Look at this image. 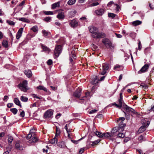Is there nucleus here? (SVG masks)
Wrapping results in <instances>:
<instances>
[{
	"label": "nucleus",
	"instance_id": "obj_1",
	"mask_svg": "<svg viewBox=\"0 0 154 154\" xmlns=\"http://www.w3.org/2000/svg\"><path fill=\"white\" fill-rule=\"evenodd\" d=\"M90 32L93 33L92 36L95 38H103L106 36V34L102 32H99L98 29L93 26L88 27Z\"/></svg>",
	"mask_w": 154,
	"mask_h": 154
},
{
	"label": "nucleus",
	"instance_id": "obj_2",
	"mask_svg": "<svg viewBox=\"0 0 154 154\" xmlns=\"http://www.w3.org/2000/svg\"><path fill=\"white\" fill-rule=\"evenodd\" d=\"M18 88L22 91L26 92L29 89L28 87V82L25 80L20 83L18 85Z\"/></svg>",
	"mask_w": 154,
	"mask_h": 154
},
{
	"label": "nucleus",
	"instance_id": "obj_3",
	"mask_svg": "<svg viewBox=\"0 0 154 154\" xmlns=\"http://www.w3.org/2000/svg\"><path fill=\"white\" fill-rule=\"evenodd\" d=\"M62 51V46L60 45H57L55 47L54 51V54L57 57H58Z\"/></svg>",
	"mask_w": 154,
	"mask_h": 154
},
{
	"label": "nucleus",
	"instance_id": "obj_4",
	"mask_svg": "<svg viewBox=\"0 0 154 154\" xmlns=\"http://www.w3.org/2000/svg\"><path fill=\"white\" fill-rule=\"evenodd\" d=\"M123 106L124 108L128 113L132 114L136 113V112L134 109L129 107L126 104L124 105Z\"/></svg>",
	"mask_w": 154,
	"mask_h": 154
},
{
	"label": "nucleus",
	"instance_id": "obj_5",
	"mask_svg": "<svg viewBox=\"0 0 154 154\" xmlns=\"http://www.w3.org/2000/svg\"><path fill=\"white\" fill-rule=\"evenodd\" d=\"M54 110L50 109L46 111L44 114V116L45 119L51 118L53 116Z\"/></svg>",
	"mask_w": 154,
	"mask_h": 154
},
{
	"label": "nucleus",
	"instance_id": "obj_6",
	"mask_svg": "<svg viewBox=\"0 0 154 154\" xmlns=\"http://www.w3.org/2000/svg\"><path fill=\"white\" fill-rule=\"evenodd\" d=\"M109 68V64L107 63H103L102 65V70L100 74L102 75H104L106 73L107 70Z\"/></svg>",
	"mask_w": 154,
	"mask_h": 154
},
{
	"label": "nucleus",
	"instance_id": "obj_7",
	"mask_svg": "<svg viewBox=\"0 0 154 154\" xmlns=\"http://www.w3.org/2000/svg\"><path fill=\"white\" fill-rule=\"evenodd\" d=\"M150 122L149 121H147L146 125L144 124L143 126L141 127L138 131V133H141L145 131L147 127L149 125Z\"/></svg>",
	"mask_w": 154,
	"mask_h": 154
},
{
	"label": "nucleus",
	"instance_id": "obj_8",
	"mask_svg": "<svg viewBox=\"0 0 154 154\" xmlns=\"http://www.w3.org/2000/svg\"><path fill=\"white\" fill-rule=\"evenodd\" d=\"M82 89L80 88H78L73 93V96L76 98H79L82 94Z\"/></svg>",
	"mask_w": 154,
	"mask_h": 154
},
{
	"label": "nucleus",
	"instance_id": "obj_9",
	"mask_svg": "<svg viewBox=\"0 0 154 154\" xmlns=\"http://www.w3.org/2000/svg\"><path fill=\"white\" fill-rule=\"evenodd\" d=\"M149 68V65L148 64H145L143 66L141 69L138 72L139 74H140L142 73H144L147 72Z\"/></svg>",
	"mask_w": 154,
	"mask_h": 154
},
{
	"label": "nucleus",
	"instance_id": "obj_10",
	"mask_svg": "<svg viewBox=\"0 0 154 154\" xmlns=\"http://www.w3.org/2000/svg\"><path fill=\"white\" fill-rule=\"evenodd\" d=\"M36 131L35 130L34 128H32L30 131V133L28 134L26 137L27 139H30L33 135H35V133Z\"/></svg>",
	"mask_w": 154,
	"mask_h": 154
},
{
	"label": "nucleus",
	"instance_id": "obj_11",
	"mask_svg": "<svg viewBox=\"0 0 154 154\" xmlns=\"http://www.w3.org/2000/svg\"><path fill=\"white\" fill-rule=\"evenodd\" d=\"M69 25L72 27H75L78 26V22L76 20H71Z\"/></svg>",
	"mask_w": 154,
	"mask_h": 154
},
{
	"label": "nucleus",
	"instance_id": "obj_12",
	"mask_svg": "<svg viewBox=\"0 0 154 154\" xmlns=\"http://www.w3.org/2000/svg\"><path fill=\"white\" fill-rule=\"evenodd\" d=\"M23 31V28H21L18 30L16 35V38L17 39H19L22 36Z\"/></svg>",
	"mask_w": 154,
	"mask_h": 154
},
{
	"label": "nucleus",
	"instance_id": "obj_13",
	"mask_svg": "<svg viewBox=\"0 0 154 154\" xmlns=\"http://www.w3.org/2000/svg\"><path fill=\"white\" fill-rule=\"evenodd\" d=\"M85 96L82 97L81 99H80L79 101H78L79 103H82L84 102V98L85 97L88 98L90 97V93L89 92H86L85 93Z\"/></svg>",
	"mask_w": 154,
	"mask_h": 154
},
{
	"label": "nucleus",
	"instance_id": "obj_14",
	"mask_svg": "<svg viewBox=\"0 0 154 154\" xmlns=\"http://www.w3.org/2000/svg\"><path fill=\"white\" fill-rule=\"evenodd\" d=\"M30 138L31 139L28 141L29 143L36 142L38 140V139L35 137V135H33Z\"/></svg>",
	"mask_w": 154,
	"mask_h": 154
},
{
	"label": "nucleus",
	"instance_id": "obj_15",
	"mask_svg": "<svg viewBox=\"0 0 154 154\" xmlns=\"http://www.w3.org/2000/svg\"><path fill=\"white\" fill-rule=\"evenodd\" d=\"M95 12L98 15L102 16L104 13V10L103 9H100L96 10Z\"/></svg>",
	"mask_w": 154,
	"mask_h": 154
},
{
	"label": "nucleus",
	"instance_id": "obj_16",
	"mask_svg": "<svg viewBox=\"0 0 154 154\" xmlns=\"http://www.w3.org/2000/svg\"><path fill=\"white\" fill-rule=\"evenodd\" d=\"M57 17L59 20L64 19L65 18L64 13L63 12H59L57 16Z\"/></svg>",
	"mask_w": 154,
	"mask_h": 154
},
{
	"label": "nucleus",
	"instance_id": "obj_17",
	"mask_svg": "<svg viewBox=\"0 0 154 154\" xmlns=\"http://www.w3.org/2000/svg\"><path fill=\"white\" fill-rule=\"evenodd\" d=\"M24 73L29 78H30L32 76V74L31 71L30 70H25L24 71Z\"/></svg>",
	"mask_w": 154,
	"mask_h": 154
},
{
	"label": "nucleus",
	"instance_id": "obj_18",
	"mask_svg": "<svg viewBox=\"0 0 154 154\" xmlns=\"http://www.w3.org/2000/svg\"><path fill=\"white\" fill-rule=\"evenodd\" d=\"M100 140H97L93 142H90L89 143V145L90 146L94 147V146L100 142Z\"/></svg>",
	"mask_w": 154,
	"mask_h": 154
},
{
	"label": "nucleus",
	"instance_id": "obj_19",
	"mask_svg": "<svg viewBox=\"0 0 154 154\" xmlns=\"http://www.w3.org/2000/svg\"><path fill=\"white\" fill-rule=\"evenodd\" d=\"M125 126V124L123 122H119V126H118L119 129L121 131H123L124 130V127Z\"/></svg>",
	"mask_w": 154,
	"mask_h": 154
},
{
	"label": "nucleus",
	"instance_id": "obj_20",
	"mask_svg": "<svg viewBox=\"0 0 154 154\" xmlns=\"http://www.w3.org/2000/svg\"><path fill=\"white\" fill-rule=\"evenodd\" d=\"M120 131V129H119V128L117 127H116L113 128L112 130L111 131V134H112L114 135V136L116 135V133H117L118 131Z\"/></svg>",
	"mask_w": 154,
	"mask_h": 154
},
{
	"label": "nucleus",
	"instance_id": "obj_21",
	"mask_svg": "<svg viewBox=\"0 0 154 154\" xmlns=\"http://www.w3.org/2000/svg\"><path fill=\"white\" fill-rule=\"evenodd\" d=\"M123 69L122 66L119 65H116L114 66V69L115 70H121Z\"/></svg>",
	"mask_w": 154,
	"mask_h": 154
},
{
	"label": "nucleus",
	"instance_id": "obj_22",
	"mask_svg": "<svg viewBox=\"0 0 154 154\" xmlns=\"http://www.w3.org/2000/svg\"><path fill=\"white\" fill-rule=\"evenodd\" d=\"M15 146L17 149L19 150H21L23 149V146H20V144L18 143H16Z\"/></svg>",
	"mask_w": 154,
	"mask_h": 154
},
{
	"label": "nucleus",
	"instance_id": "obj_23",
	"mask_svg": "<svg viewBox=\"0 0 154 154\" xmlns=\"http://www.w3.org/2000/svg\"><path fill=\"white\" fill-rule=\"evenodd\" d=\"M103 137H111L114 136V135L112 134L111 133L106 132L103 133Z\"/></svg>",
	"mask_w": 154,
	"mask_h": 154
},
{
	"label": "nucleus",
	"instance_id": "obj_24",
	"mask_svg": "<svg viewBox=\"0 0 154 154\" xmlns=\"http://www.w3.org/2000/svg\"><path fill=\"white\" fill-rule=\"evenodd\" d=\"M14 102L15 103V104L20 106H21V105L20 104V102L19 101V100L17 98H15L14 99Z\"/></svg>",
	"mask_w": 154,
	"mask_h": 154
},
{
	"label": "nucleus",
	"instance_id": "obj_25",
	"mask_svg": "<svg viewBox=\"0 0 154 154\" xmlns=\"http://www.w3.org/2000/svg\"><path fill=\"white\" fill-rule=\"evenodd\" d=\"M141 21L137 20L132 22V24L134 26H137L141 24Z\"/></svg>",
	"mask_w": 154,
	"mask_h": 154
},
{
	"label": "nucleus",
	"instance_id": "obj_26",
	"mask_svg": "<svg viewBox=\"0 0 154 154\" xmlns=\"http://www.w3.org/2000/svg\"><path fill=\"white\" fill-rule=\"evenodd\" d=\"M42 33L43 34V35L45 36L48 35H50L51 33L50 32L44 29L42 30Z\"/></svg>",
	"mask_w": 154,
	"mask_h": 154
},
{
	"label": "nucleus",
	"instance_id": "obj_27",
	"mask_svg": "<svg viewBox=\"0 0 154 154\" xmlns=\"http://www.w3.org/2000/svg\"><path fill=\"white\" fill-rule=\"evenodd\" d=\"M95 134L100 138H102L103 137V133L98 131L94 132Z\"/></svg>",
	"mask_w": 154,
	"mask_h": 154
},
{
	"label": "nucleus",
	"instance_id": "obj_28",
	"mask_svg": "<svg viewBox=\"0 0 154 154\" xmlns=\"http://www.w3.org/2000/svg\"><path fill=\"white\" fill-rule=\"evenodd\" d=\"M2 46L5 48H7L8 47V42L6 40H3L2 42Z\"/></svg>",
	"mask_w": 154,
	"mask_h": 154
},
{
	"label": "nucleus",
	"instance_id": "obj_29",
	"mask_svg": "<svg viewBox=\"0 0 154 154\" xmlns=\"http://www.w3.org/2000/svg\"><path fill=\"white\" fill-rule=\"evenodd\" d=\"M19 20L26 23H29L30 22V20L29 19L24 17L19 18Z\"/></svg>",
	"mask_w": 154,
	"mask_h": 154
},
{
	"label": "nucleus",
	"instance_id": "obj_30",
	"mask_svg": "<svg viewBox=\"0 0 154 154\" xmlns=\"http://www.w3.org/2000/svg\"><path fill=\"white\" fill-rule=\"evenodd\" d=\"M60 133V129L59 128L56 126L55 137H58Z\"/></svg>",
	"mask_w": 154,
	"mask_h": 154
},
{
	"label": "nucleus",
	"instance_id": "obj_31",
	"mask_svg": "<svg viewBox=\"0 0 154 154\" xmlns=\"http://www.w3.org/2000/svg\"><path fill=\"white\" fill-rule=\"evenodd\" d=\"M60 6V3L59 2L55 3L53 4L52 5V9H55L57 7Z\"/></svg>",
	"mask_w": 154,
	"mask_h": 154
},
{
	"label": "nucleus",
	"instance_id": "obj_32",
	"mask_svg": "<svg viewBox=\"0 0 154 154\" xmlns=\"http://www.w3.org/2000/svg\"><path fill=\"white\" fill-rule=\"evenodd\" d=\"M42 48L43 50H44V51H45V52H47V53H48L50 51V50L46 46H45L42 45H41Z\"/></svg>",
	"mask_w": 154,
	"mask_h": 154
},
{
	"label": "nucleus",
	"instance_id": "obj_33",
	"mask_svg": "<svg viewBox=\"0 0 154 154\" xmlns=\"http://www.w3.org/2000/svg\"><path fill=\"white\" fill-rule=\"evenodd\" d=\"M31 30L35 32H37L38 31V28L37 26H35L31 28Z\"/></svg>",
	"mask_w": 154,
	"mask_h": 154
},
{
	"label": "nucleus",
	"instance_id": "obj_34",
	"mask_svg": "<svg viewBox=\"0 0 154 154\" xmlns=\"http://www.w3.org/2000/svg\"><path fill=\"white\" fill-rule=\"evenodd\" d=\"M57 137H55L52 139L51 140H50V142L51 143H57Z\"/></svg>",
	"mask_w": 154,
	"mask_h": 154
},
{
	"label": "nucleus",
	"instance_id": "obj_35",
	"mask_svg": "<svg viewBox=\"0 0 154 154\" xmlns=\"http://www.w3.org/2000/svg\"><path fill=\"white\" fill-rule=\"evenodd\" d=\"M114 6L115 8V10L116 11V12L117 13L119 11L120 8L119 5L117 4H114Z\"/></svg>",
	"mask_w": 154,
	"mask_h": 154
},
{
	"label": "nucleus",
	"instance_id": "obj_36",
	"mask_svg": "<svg viewBox=\"0 0 154 154\" xmlns=\"http://www.w3.org/2000/svg\"><path fill=\"white\" fill-rule=\"evenodd\" d=\"M105 46L108 48H113L112 43L109 41L108 43L105 45Z\"/></svg>",
	"mask_w": 154,
	"mask_h": 154
},
{
	"label": "nucleus",
	"instance_id": "obj_37",
	"mask_svg": "<svg viewBox=\"0 0 154 154\" xmlns=\"http://www.w3.org/2000/svg\"><path fill=\"white\" fill-rule=\"evenodd\" d=\"M76 0H69L67 2V4L68 5H71L74 4Z\"/></svg>",
	"mask_w": 154,
	"mask_h": 154
},
{
	"label": "nucleus",
	"instance_id": "obj_38",
	"mask_svg": "<svg viewBox=\"0 0 154 154\" xmlns=\"http://www.w3.org/2000/svg\"><path fill=\"white\" fill-rule=\"evenodd\" d=\"M10 111L12 112L14 115L16 114L17 113L18 111L17 109L15 108L11 109H10Z\"/></svg>",
	"mask_w": 154,
	"mask_h": 154
},
{
	"label": "nucleus",
	"instance_id": "obj_39",
	"mask_svg": "<svg viewBox=\"0 0 154 154\" xmlns=\"http://www.w3.org/2000/svg\"><path fill=\"white\" fill-rule=\"evenodd\" d=\"M20 99L22 101L26 102L27 101L28 99L26 97L21 96L20 97Z\"/></svg>",
	"mask_w": 154,
	"mask_h": 154
},
{
	"label": "nucleus",
	"instance_id": "obj_40",
	"mask_svg": "<svg viewBox=\"0 0 154 154\" xmlns=\"http://www.w3.org/2000/svg\"><path fill=\"white\" fill-rule=\"evenodd\" d=\"M37 89H38L43 90L45 91H47V89L45 88L42 86H40L37 87Z\"/></svg>",
	"mask_w": 154,
	"mask_h": 154
},
{
	"label": "nucleus",
	"instance_id": "obj_41",
	"mask_svg": "<svg viewBox=\"0 0 154 154\" xmlns=\"http://www.w3.org/2000/svg\"><path fill=\"white\" fill-rule=\"evenodd\" d=\"M6 22L11 26H14L15 24V23L14 22L10 20H7Z\"/></svg>",
	"mask_w": 154,
	"mask_h": 154
},
{
	"label": "nucleus",
	"instance_id": "obj_42",
	"mask_svg": "<svg viewBox=\"0 0 154 154\" xmlns=\"http://www.w3.org/2000/svg\"><path fill=\"white\" fill-rule=\"evenodd\" d=\"M140 87H141L142 88L144 89H146L147 88V85L144 83H141L140 85Z\"/></svg>",
	"mask_w": 154,
	"mask_h": 154
},
{
	"label": "nucleus",
	"instance_id": "obj_43",
	"mask_svg": "<svg viewBox=\"0 0 154 154\" xmlns=\"http://www.w3.org/2000/svg\"><path fill=\"white\" fill-rule=\"evenodd\" d=\"M109 40V39L107 38H104L102 39V42L103 43L104 45L105 46Z\"/></svg>",
	"mask_w": 154,
	"mask_h": 154
},
{
	"label": "nucleus",
	"instance_id": "obj_44",
	"mask_svg": "<svg viewBox=\"0 0 154 154\" xmlns=\"http://www.w3.org/2000/svg\"><path fill=\"white\" fill-rule=\"evenodd\" d=\"M44 13L46 15H51L53 14V13L51 11H44Z\"/></svg>",
	"mask_w": 154,
	"mask_h": 154
},
{
	"label": "nucleus",
	"instance_id": "obj_45",
	"mask_svg": "<svg viewBox=\"0 0 154 154\" xmlns=\"http://www.w3.org/2000/svg\"><path fill=\"white\" fill-rule=\"evenodd\" d=\"M51 17H45L44 19V20L47 22H49L51 21Z\"/></svg>",
	"mask_w": 154,
	"mask_h": 154
},
{
	"label": "nucleus",
	"instance_id": "obj_46",
	"mask_svg": "<svg viewBox=\"0 0 154 154\" xmlns=\"http://www.w3.org/2000/svg\"><path fill=\"white\" fill-rule=\"evenodd\" d=\"M125 134L123 133H119L118 134V137L123 138L125 137Z\"/></svg>",
	"mask_w": 154,
	"mask_h": 154
},
{
	"label": "nucleus",
	"instance_id": "obj_47",
	"mask_svg": "<svg viewBox=\"0 0 154 154\" xmlns=\"http://www.w3.org/2000/svg\"><path fill=\"white\" fill-rule=\"evenodd\" d=\"M91 82L93 85H96L98 83V80L97 79H95L92 80Z\"/></svg>",
	"mask_w": 154,
	"mask_h": 154
},
{
	"label": "nucleus",
	"instance_id": "obj_48",
	"mask_svg": "<svg viewBox=\"0 0 154 154\" xmlns=\"http://www.w3.org/2000/svg\"><path fill=\"white\" fill-rule=\"evenodd\" d=\"M58 145L61 148H63L64 146V145L63 142H59L58 144Z\"/></svg>",
	"mask_w": 154,
	"mask_h": 154
},
{
	"label": "nucleus",
	"instance_id": "obj_49",
	"mask_svg": "<svg viewBox=\"0 0 154 154\" xmlns=\"http://www.w3.org/2000/svg\"><path fill=\"white\" fill-rule=\"evenodd\" d=\"M13 137L12 136H8V143H11L13 140Z\"/></svg>",
	"mask_w": 154,
	"mask_h": 154
},
{
	"label": "nucleus",
	"instance_id": "obj_50",
	"mask_svg": "<svg viewBox=\"0 0 154 154\" xmlns=\"http://www.w3.org/2000/svg\"><path fill=\"white\" fill-rule=\"evenodd\" d=\"M108 16L109 17L114 18L116 16V14L112 13H109L108 14Z\"/></svg>",
	"mask_w": 154,
	"mask_h": 154
},
{
	"label": "nucleus",
	"instance_id": "obj_51",
	"mask_svg": "<svg viewBox=\"0 0 154 154\" xmlns=\"http://www.w3.org/2000/svg\"><path fill=\"white\" fill-rule=\"evenodd\" d=\"M47 64L49 66L53 64L52 60L51 59L48 60L47 61Z\"/></svg>",
	"mask_w": 154,
	"mask_h": 154
},
{
	"label": "nucleus",
	"instance_id": "obj_52",
	"mask_svg": "<svg viewBox=\"0 0 154 154\" xmlns=\"http://www.w3.org/2000/svg\"><path fill=\"white\" fill-rule=\"evenodd\" d=\"M145 53L146 54V56L148 55V54H150V52L149 51V50L148 48H146L144 51Z\"/></svg>",
	"mask_w": 154,
	"mask_h": 154
},
{
	"label": "nucleus",
	"instance_id": "obj_53",
	"mask_svg": "<svg viewBox=\"0 0 154 154\" xmlns=\"http://www.w3.org/2000/svg\"><path fill=\"white\" fill-rule=\"evenodd\" d=\"M114 4H115L114 3V2L113 1H111L108 3L107 5L108 6L110 7L112 5H114Z\"/></svg>",
	"mask_w": 154,
	"mask_h": 154
},
{
	"label": "nucleus",
	"instance_id": "obj_54",
	"mask_svg": "<svg viewBox=\"0 0 154 154\" xmlns=\"http://www.w3.org/2000/svg\"><path fill=\"white\" fill-rule=\"evenodd\" d=\"M138 140L141 142L143 140V136L142 135L138 137Z\"/></svg>",
	"mask_w": 154,
	"mask_h": 154
},
{
	"label": "nucleus",
	"instance_id": "obj_55",
	"mask_svg": "<svg viewBox=\"0 0 154 154\" xmlns=\"http://www.w3.org/2000/svg\"><path fill=\"white\" fill-rule=\"evenodd\" d=\"M125 120V118L124 117H121L119 118V120H117V121L119 122L120 121V122H122Z\"/></svg>",
	"mask_w": 154,
	"mask_h": 154
},
{
	"label": "nucleus",
	"instance_id": "obj_56",
	"mask_svg": "<svg viewBox=\"0 0 154 154\" xmlns=\"http://www.w3.org/2000/svg\"><path fill=\"white\" fill-rule=\"evenodd\" d=\"M138 49L139 50H140L142 47L141 44V42L140 41H139L138 42Z\"/></svg>",
	"mask_w": 154,
	"mask_h": 154
},
{
	"label": "nucleus",
	"instance_id": "obj_57",
	"mask_svg": "<svg viewBox=\"0 0 154 154\" xmlns=\"http://www.w3.org/2000/svg\"><path fill=\"white\" fill-rule=\"evenodd\" d=\"M113 105H115L116 107L119 108H121L122 107V106L119 104H117L116 103H114L113 104Z\"/></svg>",
	"mask_w": 154,
	"mask_h": 154
},
{
	"label": "nucleus",
	"instance_id": "obj_58",
	"mask_svg": "<svg viewBox=\"0 0 154 154\" xmlns=\"http://www.w3.org/2000/svg\"><path fill=\"white\" fill-rule=\"evenodd\" d=\"M122 98H119L118 100L119 104L122 106Z\"/></svg>",
	"mask_w": 154,
	"mask_h": 154
},
{
	"label": "nucleus",
	"instance_id": "obj_59",
	"mask_svg": "<svg viewBox=\"0 0 154 154\" xmlns=\"http://www.w3.org/2000/svg\"><path fill=\"white\" fill-rule=\"evenodd\" d=\"M20 116L22 117H23L25 116V112L23 111H22L21 112Z\"/></svg>",
	"mask_w": 154,
	"mask_h": 154
},
{
	"label": "nucleus",
	"instance_id": "obj_60",
	"mask_svg": "<svg viewBox=\"0 0 154 154\" xmlns=\"http://www.w3.org/2000/svg\"><path fill=\"white\" fill-rule=\"evenodd\" d=\"M97 111V110L96 109H92L90 111L89 113V114H90L94 113L96 112Z\"/></svg>",
	"mask_w": 154,
	"mask_h": 154
},
{
	"label": "nucleus",
	"instance_id": "obj_61",
	"mask_svg": "<svg viewBox=\"0 0 154 154\" xmlns=\"http://www.w3.org/2000/svg\"><path fill=\"white\" fill-rule=\"evenodd\" d=\"M85 149L84 148H82L80 149L79 153V154H82L84 151Z\"/></svg>",
	"mask_w": 154,
	"mask_h": 154
},
{
	"label": "nucleus",
	"instance_id": "obj_62",
	"mask_svg": "<svg viewBox=\"0 0 154 154\" xmlns=\"http://www.w3.org/2000/svg\"><path fill=\"white\" fill-rule=\"evenodd\" d=\"M99 3L98 2L93 3L91 4V6H94L98 5Z\"/></svg>",
	"mask_w": 154,
	"mask_h": 154
},
{
	"label": "nucleus",
	"instance_id": "obj_63",
	"mask_svg": "<svg viewBox=\"0 0 154 154\" xmlns=\"http://www.w3.org/2000/svg\"><path fill=\"white\" fill-rule=\"evenodd\" d=\"M8 98V97L7 96L5 95L4 97L3 100L4 101H6Z\"/></svg>",
	"mask_w": 154,
	"mask_h": 154
},
{
	"label": "nucleus",
	"instance_id": "obj_64",
	"mask_svg": "<svg viewBox=\"0 0 154 154\" xmlns=\"http://www.w3.org/2000/svg\"><path fill=\"white\" fill-rule=\"evenodd\" d=\"M13 105V104L12 103H8L7 105V106L8 108L11 107Z\"/></svg>",
	"mask_w": 154,
	"mask_h": 154
}]
</instances>
